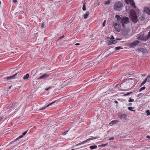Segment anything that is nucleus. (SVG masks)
Masks as SVG:
<instances>
[{"instance_id": "f257e3e1", "label": "nucleus", "mask_w": 150, "mask_h": 150, "mask_svg": "<svg viewBox=\"0 0 150 150\" xmlns=\"http://www.w3.org/2000/svg\"><path fill=\"white\" fill-rule=\"evenodd\" d=\"M130 16L132 21L135 23H137V18L136 12L134 10H131Z\"/></svg>"}, {"instance_id": "f03ea898", "label": "nucleus", "mask_w": 150, "mask_h": 150, "mask_svg": "<svg viewBox=\"0 0 150 150\" xmlns=\"http://www.w3.org/2000/svg\"><path fill=\"white\" fill-rule=\"evenodd\" d=\"M122 6V4L120 2H118L115 4L114 8L115 10L119 11L121 9Z\"/></svg>"}, {"instance_id": "7ed1b4c3", "label": "nucleus", "mask_w": 150, "mask_h": 150, "mask_svg": "<svg viewBox=\"0 0 150 150\" xmlns=\"http://www.w3.org/2000/svg\"><path fill=\"white\" fill-rule=\"evenodd\" d=\"M129 19L127 17L125 16L122 18V26L123 27H125V25L126 24L129 23Z\"/></svg>"}, {"instance_id": "20e7f679", "label": "nucleus", "mask_w": 150, "mask_h": 150, "mask_svg": "<svg viewBox=\"0 0 150 150\" xmlns=\"http://www.w3.org/2000/svg\"><path fill=\"white\" fill-rule=\"evenodd\" d=\"M123 83H119L117 84L114 88V90L115 91H117L118 90H123L124 89H122L121 86H122Z\"/></svg>"}, {"instance_id": "39448f33", "label": "nucleus", "mask_w": 150, "mask_h": 150, "mask_svg": "<svg viewBox=\"0 0 150 150\" xmlns=\"http://www.w3.org/2000/svg\"><path fill=\"white\" fill-rule=\"evenodd\" d=\"M99 138V137H98L97 136H96V137H91L90 138L86 140L83 141L81 142L78 144L77 145H80L81 144L85 143L87 142L88 141H89L90 140H92L93 139H97V138Z\"/></svg>"}, {"instance_id": "423d86ee", "label": "nucleus", "mask_w": 150, "mask_h": 150, "mask_svg": "<svg viewBox=\"0 0 150 150\" xmlns=\"http://www.w3.org/2000/svg\"><path fill=\"white\" fill-rule=\"evenodd\" d=\"M114 26L115 28L119 32L120 31L121 28V25L119 23H113Z\"/></svg>"}, {"instance_id": "0eeeda50", "label": "nucleus", "mask_w": 150, "mask_h": 150, "mask_svg": "<svg viewBox=\"0 0 150 150\" xmlns=\"http://www.w3.org/2000/svg\"><path fill=\"white\" fill-rule=\"evenodd\" d=\"M139 43V41L138 40L135 41L131 43L130 44L129 47L131 48L134 47Z\"/></svg>"}, {"instance_id": "6e6552de", "label": "nucleus", "mask_w": 150, "mask_h": 150, "mask_svg": "<svg viewBox=\"0 0 150 150\" xmlns=\"http://www.w3.org/2000/svg\"><path fill=\"white\" fill-rule=\"evenodd\" d=\"M119 117L121 119H124L126 120L127 119V115L125 114L120 113L119 115Z\"/></svg>"}, {"instance_id": "1a4fd4ad", "label": "nucleus", "mask_w": 150, "mask_h": 150, "mask_svg": "<svg viewBox=\"0 0 150 150\" xmlns=\"http://www.w3.org/2000/svg\"><path fill=\"white\" fill-rule=\"evenodd\" d=\"M137 50L139 51H140L144 53H148V51L145 49L141 48H138Z\"/></svg>"}, {"instance_id": "9d476101", "label": "nucleus", "mask_w": 150, "mask_h": 150, "mask_svg": "<svg viewBox=\"0 0 150 150\" xmlns=\"http://www.w3.org/2000/svg\"><path fill=\"white\" fill-rule=\"evenodd\" d=\"M115 18L117 19V21L118 23H122V18L120 17L118 15H116Z\"/></svg>"}, {"instance_id": "9b49d317", "label": "nucleus", "mask_w": 150, "mask_h": 150, "mask_svg": "<svg viewBox=\"0 0 150 150\" xmlns=\"http://www.w3.org/2000/svg\"><path fill=\"white\" fill-rule=\"evenodd\" d=\"M129 4L134 8H136L135 4L133 0H128Z\"/></svg>"}, {"instance_id": "f8f14e48", "label": "nucleus", "mask_w": 150, "mask_h": 150, "mask_svg": "<svg viewBox=\"0 0 150 150\" xmlns=\"http://www.w3.org/2000/svg\"><path fill=\"white\" fill-rule=\"evenodd\" d=\"M144 11L149 15H150V9L148 8L145 7L144 8Z\"/></svg>"}, {"instance_id": "ddd939ff", "label": "nucleus", "mask_w": 150, "mask_h": 150, "mask_svg": "<svg viewBox=\"0 0 150 150\" xmlns=\"http://www.w3.org/2000/svg\"><path fill=\"white\" fill-rule=\"evenodd\" d=\"M117 42V41L115 40H111L108 42V45H110L111 44H114L116 43Z\"/></svg>"}, {"instance_id": "4468645a", "label": "nucleus", "mask_w": 150, "mask_h": 150, "mask_svg": "<svg viewBox=\"0 0 150 150\" xmlns=\"http://www.w3.org/2000/svg\"><path fill=\"white\" fill-rule=\"evenodd\" d=\"M19 104L18 103H13L11 105L13 107L12 108H16L19 105Z\"/></svg>"}, {"instance_id": "2eb2a0df", "label": "nucleus", "mask_w": 150, "mask_h": 150, "mask_svg": "<svg viewBox=\"0 0 150 150\" xmlns=\"http://www.w3.org/2000/svg\"><path fill=\"white\" fill-rule=\"evenodd\" d=\"M30 75L29 74L27 73L23 77V79L24 80H26L29 77Z\"/></svg>"}, {"instance_id": "dca6fc26", "label": "nucleus", "mask_w": 150, "mask_h": 150, "mask_svg": "<svg viewBox=\"0 0 150 150\" xmlns=\"http://www.w3.org/2000/svg\"><path fill=\"white\" fill-rule=\"evenodd\" d=\"M89 14V12H87L83 16V17L85 19H86L88 18V16Z\"/></svg>"}, {"instance_id": "f3484780", "label": "nucleus", "mask_w": 150, "mask_h": 150, "mask_svg": "<svg viewBox=\"0 0 150 150\" xmlns=\"http://www.w3.org/2000/svg\"><path fill=\"white\" fill-rule=\"evenodd\" d=\"M139 17L140 20L142 21H144L145 19V17L143 15H140Z\"/></svg>"}, {"instance_id": "a211bd4d", "label": "nucleus", "mask_w": 150, "mask_h": 150, "mask_svg": "<svg viewBox=\"0 0 150 150\" xmlns=\"http://www.w3.org/2000/svg\"><path fill=\"white\" fill-rule=\"evenodd\" d=\"M137 39L139 40H144V37L143 36L140 35L137 38Z\"/></svg>"}, {"instance_id": "6ab92c4d", "label": "nucleus", "mask_w": 150, "mask_h": 150, "mask_svg": "<svg viewBox=\"0 0 150 150\" xmlns=\"http://www.w3.org/2000/svg\"><path fill=\"white\" fill-rule=\"evenodd\" d=\"M18 73H16L12 76H9V77H8L7 78V79L10 80V79H12Z\"/></svg>"}, {"instance_id": "aec40b11", "label": "nucleus", "mask_w": 150, "mask_h": 150, "mask_svg": "<svg viewBox=\"0 0 150 150\" xmlns=\"http://www.w3.org/2000/svg\"><path fill=\"white\" fill-rule=\"evenodd\" d=\"M89 147L91 149H93L97 148V146L96 145H93L90 146Z\"/></svg>"}, {"instance_id": "412c9836", "label": "nucleus", "mask_w": 150, "mask_h": 150, "mask_svg": "<svg viewBox=\"0 0 150 150\" xmlns=\"http://www.w3.org/2000/svg\"><path fill=\"white\" fill-rule=\"evenodd\" d=\"M118 122V120H113L111 122H110L109 123V125L110 126H112L113 125V122Z\"/></svg>"}, {"instance_id": "4be33fe9", "label": "nucleus", "mask_w": 150, "mask_h": 150, "mask_svg": "<svg viewBox=\"0 0 150 150\" xmlns=\"http://www.w3.org/2000/svg\"><path fill=\"white\" fill-rule=\"evenodd\" d=\"M118 122V120H113L111 122H110L109 123V125L110 126H112L113 125V122Z\"/></svg>"}, {"instance_id": "5701e85b", "label": "nucleus", "mask_w": 150, "mask_h": 150, "mask_svg": "<svg viewBox=\"0 0 150 150\" xmlns=\"http://www.w3.org/2000/svg\"><path fill=\"white\" fill-rule=\"evenodd\" d=\"M55 101L53 102H52V103H50V104H48L46 107L43 108H42L41 109L42 110H43L44 109H45V108L47 107H48L49 106H50V105H52V104H53L55 102Z\"/></svg>"}, {"instance_id": "b1692460", "label": "nucleus", "mask_w": 150, "mask_h": 150, "mask_svg": "<svg viewBox=\"0 0 150 150\" xmlns=\"http://www.w3.org/2000/svg\"><path fill=\"white\" fill-rule=\"evenodd\" d=\"M145 79L148 81H150V75H148Z\"/></svg>"}, {"instance_id": "393cba45", "label": "nucleus", "mask_w": 150, "mask_h": 150, "mask_svg": "<svg viewBox=\"0 0 150 150\" xmlns=\"http://www.w3.org/2000/svg\"><path fill=\"white\" fill-rule=\"evenodd\" d=\"M134 108V107H129L128 108V109L129 110H132L134 112H135V110H132Z\"/></svg>"}, {"instance_id": "a878e982", "label": "nucleus", "mask_w": 150, "mask_h": 150, "mask_svg": "<svg viewBox=\"0 0 150 150\" xmlns=\"http://www.w3.org/2000/svg\"><path fill=\"white\" fill-rule=\"evenodd\" d=\"M82 9L83 11H85L86 10L85 3H84L83 4V6Z\"/></svg>"}, {"instance_id": "bb28decb", "label": "nucleus", "mask_w": 150, "mask_h": 150, "mask_svg": "<svg viewBox=\"0 0 150 150\" xmlns=\"http://www.w3.org/2000/svg\"><path fill=\"white\" fill-rule=\"evenodd\" d=\"M115 48V50L123 49V48H122V47L120 46L116 47Z\"/></svg>"}, {"instance_id": "cd10ccee", "label": "nucleus", "mask_w": 150, "mask_h": 150, "mask_svg": "<svg viewBox=\"0 0 150 150\" xmlns=\"http://www.w3.org/2000/svg\"><path fill=\"white\" fill-rule=\"evenodd\" d=\"M44 76V78L48 77L50 76V74H48L45 73V74L43 75Z\"/></svg>"}, {"instance_id": "c85d7f7f", "label": "nucleus", "mask_w": 150, "mask_h": 150, "mask_svg": "<svg viewBox=\"0 0 150 150\" xmlns=\"http://www.w3.org/2000/svg\"><path fill=\"white\" fill-rule=\"evenodd\" d=\"M28 130H26V131H25V132H24V133H23V134L22 135H21V136H22V137H23L24 135H25V134L27 133V132H28Z\"/></svg>"}, {"instance_id": "c756f323", "label": "nucleus", "mask_w": 150, "mask_h": 150, "mask_svg": "<svg viewBox=\"0 0 150 150\" xmlns=\"http://www.w3.org/2000/svg\"><path fill=\"white\" fill-rule=\"evenodd\" d=\"M147 81L146 79H145V80L143 81V82L141 83V85H143L144 84L146 81Z\"/></svg>"}, {"instance_id": "7c9ffc66", "label": "nucleus", "mask_w": 150, "mask_h": 150, "mask_svg": "<svg viewBox=\"0 0 150 150\" xmlns=\"http://www.w3.org/2000/svg\"><path fill=\"white\" fill-rule=\"evenodd\" d=\"M6 108L7 109H10L11 108H12V107H13V106H12L11 105L10 106H6Z\"/></svg>"}, {"instance_id": "2f4dec72", "label": "nucleus", "mask_w": 150, "mask_h": 150, "mask_svg": "<svg viewBox=\"0 0 150 150\" xmlns=\"http://www.w3.org/2000/svg\"><path fill=\"white\" fill-rule=\"evenodd\" d=\"M146 112L147 113V116L150 115V112L149 111V110H147L146 111Z\"/></svg>"}, {"instance_id": "473e14b6", "label": "nucleus", "mask_w": 150, "mask_h": 150, "mask_svg": "<svg viewBox=\"0 0 150 150\" xmlns=\"http://www.w3.org/2000/svg\"><path fill=\"white\" fill-rule=\"evenodd\" d=\"M134 101V100L133 99H132L131 98H129V102H132Z\"/></svg>"}, {"instance_id": "72a5a7b5", "label": "nucleus", "mask_w": 150, "mask_h": 150, "mask_svg": "<svg viewBox=\"0 0 150 150\" xmlns=\"http://www.w3.org/2000/svg\"><path fill=\"white\" fill-rule=\"evenodd\" d=\"M150 38V31L148 33V35L147 38H146L145 40H146L147 39Z\"/></svg>"}, {"instance_id": "f704fd0d", "label": "nucleus", "mask_w": 150, "mask_h": 150, "mask_svg": "<svg viewBox=\"0 0 150 150\" xmlns=\"http://www.w3.org/2000/svg\"><path fill=\"white\" fill-rule=\"evenodd\" d=\"M22 137V136H19V137H18L17 139H16L15 140V141H16V140H18V139H20Z\"/></svg>"}, {"instance_id": "c9c22d12", "label": "nucleus", "mask_w": 150, "mask_h": 150, "mask_svg": "<svg viewBox=\"0 0 150 150\" xmlns=\"http://www.w3.org/2000/svg\"><path fill=\"white\" fill-rule=\"evenodd\" d=\"M44 75H41L40 77L38 78V79H41L42 78H44Z\"/></svg>"}, {"instance_id": "e433bc0d", "label": "nucleus", "mask_w": 150, "mask_h": 150, "mask_svg": "<svg viewBox=\"0 0 150 150\" xmlns=\"http://www.w3.org/2000/svg\"><path fill=\"white\" fill-rule=\"evenodd\" d=\"M145 88V87H142L140 89V91H142Z\"/></svg>"}, {"instance_id": "4c0bfd02", "label": "nucleus", "mask_w": 150, "mask_h": 150, "mask_svg": "<svg viewBox=\"0 0 150 150\" xmlns=\"http://www.w3.org/2000/svg\"><path fill=\"white\" fill-rule=\"evenodd\" d=\"M114 139V138L113 137H110L108 139V140H113Z\"/></svg>"}, {"instance_id": "58836bf2", "label": "nucleus", "mask_w": 150, "mask_h": 150, "mask_svg": "<svg viewBox=\"0 0 150 150\" xmlns=\"http://www.w3.org/2000/svg\"><path fill=\"white\" fill-rule=\"evenodd\" d=\"M105 22H106V20H105L103 24V27H104L105 26Z\"/></svg>"}, {"instance_id": "ea45409f", "label": "nucleus", "mask_w": 150, "mask_h": 150, "mask_svg": "<svg viewBox=\"0 0 150 150\" xmlns=\"http://www.w3.org/2000/svg\"><path fill=\"white\" fill-rule=\"evenodd\" d=\"M110 3V1H107L105 2L106 4H109Z\"/></svg>"}, {"instance_id": "a19ab883", "label": "nucleus", "mask_w": 150, "mask_h": 150, "mask_svg": "<svg viewBox=\"0 0 150 150\" xmlns=\"http://www.w3.org/2000/svg\"><path fill=\"white\" fill-rule=\"evenodd\" d=\"M64 35H63L62 36H61L60 38H59V39H61L63 38H64Z\"/></svg>"}, {"instance_id": "79ce46f5", "label": "nucleus", "mask_w": 150, "mask_h": 150, "mask_svg": "<svg viewBox=\"0 0 150 150\" xmlns=\"http://www.w3.org/2000/svg\"><path fill=\"white\" fill-rule=\"evenodd\" d=\"M45 26V24H44V23H43L42 24V26H41V27L42 28H43Z\"/></svg>"}, {"instance_id": "37998d69", "label": "nucleus", "mask_w": 150, "mask_h": 150, "mask_svg": "<svg viewBox=\"0 0 150 150\" xmlns=\"http://www.w3.org/2000/svg\"><path fill=\"white\" fill-rule=\"evenodd\" d=\"M107 144H102L101 145V146L103 147L105 146Z\"/></svg>"}, {"instance_id": "c03bdc74", "label": "nucleus", "mask_w": 150, "mask_h": 150, "mask_svg": "<svg viewBox=\"0 0 150 150\" xmlns=\"http://www.w3.org/2000/svg\"><path fill=\"white\" fill-rule=\"evenodd\" d=\"M110 39L112 40L114 39V38L113 36H112L111 38H110Z\"/></svg>"}, {"instance_id": "a18cd8bd", "label": "nucleus", "mask_w": 150, "mask_h": 150, "mask_svg": "<svg viewBox=\"0 0 150 150\" xmlns=\"http://www.w3.org/2000/svg\"><path fill=\"white\" fill-rule=\"evenodd\" d=\"M13 1L14 3H15L16 2H17V1L16 0H13Z\"/></svg>"}, {"instance_id": "49530a36", "label": "nucleus", "mask_w": 150, "mask_h": 150, "mask_svg": "<svg viewBox=\"0 0 150 150\" xmlns=\"http://www.w3.org/2000/svg\"><path fill=\"white\" fill-rule=\"evenodd\" d=\"M3 117H1L0 118V122L2 120Z\"/></svg>"}, {"instance_id": "de8ad7c7", "label": "nucleus", "mask_w": 150, "mask_h": 150, "mask_svg": "<svg viewBox=\"0 0 150 150\" xmlns=\"http://www.w3.org/2000/svg\"><path fill=\"white\" fill-rule=\"evenodd\" d=\"M80 45V44L79 43H77L75 44L76 45Z\"/></svg>"}, {"instance_id": "09e8293b", "label": "nucleus", "mask_w": 150, "mask_h": 150, "mask_svg": "<svg viewBox=\"0 0 150 150\" xmlns=\"http://www.w3.org/2000/svg\"><path fill=\"white\" fill-rule=\"evenodd\" d=\"M115 103L117 104L118 103V102L117 101H115Z\"/></svg>"}, {"instance_id": "8fccbe9b", "label": "nucleus", "mask_w": 150, "mask_h": 150, "mask_svg": "<svg viewBox=\"0 0 150 150\" xmlns=\"http://www.w3.org/2000/svg\"><path fill=\"white\" fill-rule=\"evenodd\" d=\"M147 137L149 139H150V136H147Z\"/></svg>"}, {"instance_id": "3c124183", "label": "nucleus", "mask_w": 150, "mask_h": 150, "mask_svg": "<svg viewBox=\"0 0 150 150\" xmlns=\"http://www.w3.org/2000/svg\"><path fill=\"white\" fill-rule=\"evenodd\" d=\"M68 132V130H67L65 132H64V133L67 132Z\"/></svg>"}, {"instance_id": "603ef678", "label": "nucleus", "mask_w": 150, "mask_h": 150, "mask_svg": "<svg viewBox=\"0 0 150 150\" xmlns=\"http://www.w3.org/2000/svg\"><path fill=\"white\" fill-rule=\"evenodd\" d=\"M109 54L105 56V57H108L109 56Z\"/></svg>"}, {"instance_id": "864d4df0", "label": "nucleus", "mask_w": 150, "mask_h": 150, "mask_svg": "<svg viewBox=\"0 0 150 150\" xmlns=\"http://www.w3.org/2000/svg\"><path fill=\"white\" fill-rule=\"evenodd\" d=\"M50 88H47V89H45V90H46L47 91V90H48V89H49Z\"/></svg>"}, {"instance_id": "5fc2aeb1", "label": "nucleus", "mask_w": 150, "mask_h": 150, "mask_svg": "<svg viewBox=\"0 0 150 150\" xmlns=\"http://www.w3.org/2000/svg\"><path fill=\"white\" fill-rule=\"evenodd\" d=\"M132 105V103H129V105Z\"/></svg>"}, {"instance_id": "6e6d98bb", "label": "nucleus", "mask_w": 150, "mask_h": 150, "mask_svg": "<svg viewBox=\"0 0 150 150\" xmlns=\"http://www.w3.org/2000/svg\"><path fill=\"white\" fill-rule=\"evenodd\" d=\"M117 122H113V125L114 124H115L117 123Z\"/></svg>"}, {"instance_id": "4d7b16f0", "label": "nucleus", "mask_w": 150, "mask_h": 150, "mask_svg": "<svg viewBox=\"0 0 150 150\" xmlns=\"http://www.w3.org/2000/svg\"><path fill=\"white\" fill-rule=\"evenodd\" d=\"M131 93H132L131 92H130V93H128L127 94H131Z\"/></svg>"}, {"instance_id": "13d9d810", "label": "nucleus", "mask_w": 150, "mask_h": 150, "mask_svg": "<svg viewBox=\"0 0 150 150\" xmlns=\"http://www.w3.org/2000/svg\"><path fill=\"white\" fill-rule=\"evenodd\" d=\"M129 94H125V96H127V95H129Z\"/></svg>"}, {"instance_id": "bf43d9fd", "label": "nucleus", "mask_w": 150, "mask_h": 150, "mask_svg": "<svg viewBox=\"0 0 150 150\" xmlns=\"http://www.w3.org/2000/svg\"><path fill=\"white\" fill-rule=\"evenodd\" d=\"M128 1H127H127H126V3H128Z\"/></svg>"}]
</instances>
